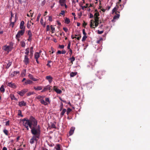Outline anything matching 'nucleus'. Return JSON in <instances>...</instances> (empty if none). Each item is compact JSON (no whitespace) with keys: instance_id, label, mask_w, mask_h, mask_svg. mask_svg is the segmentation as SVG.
I'll return each instance as SVG.
<instances>
[{"instance_id":"nucleus-50","label":"nucleus","mask_w":150,"mask_h":150,"mask_svg":"<svg viewBox=\"0 0 150 150\" xmlns=\"http://www.w3.org/2000/svg\"><path fill=\"white\" fill-rule=\"evenodd\" d=\"M50 28L52 31V33H53L54 32V31L55 30V28L53 27L52 25L50 26Z\"/></svg>"},{"instance_id":"nucleus-16","label":"nucleus","mask_w":150,"mask_h":150,"mask_svg":"<svg viewBox=\"0 0 150 150\" xmlns=\"http://www.w3.org/2000/svg\"><path fill=\"white\" fill-rule=\"evenodd\" d=\"M53 89L54 91H56V93L58 94H60L62 92V91L56 88V86H54V87Z\"/></svg>"},{"instance_id":"nucleus-61","label":"nucleus","mask_w":150,"mask_h":150,"mask_svg":"<svg viewBox=\"0 0 150 150\" xmlns=\"http://www.w3.org/2000/svg\"><path fill=\"white\" fill-rule=\"evenodd\" d=\"M50 27L49 25H47L46 28V31H48L50 29Z\"/></svg>"},{"instance_id":"nucleus-23","label":"nucleus","mask_w":150,"mask_h":150,"mask_svg":"<svg viewBox=\"0 0 150 150\" xmlns=\"http://www.w3.org/2000/svg\"><path fill=\"white\" fill-rule=\"evenodd\" d=\"M40 103L44 105H48V103L45 101L44 100L42 99H41L40 100Z\"/></svg>"},{"instance_id":"nucleus-18","label":"nucleus","mask_w":150,"mask_h":150,"mask_svg":"<svg viewBox=\"0 0 150 150\" xmlns=\"http://www.w3.org/2000/svg\"><path fill=\"white\" fill-rule=\"evenodd\" d=\"M96 62V60L95 59L94 60V61L92 60L91 61H90L89 62V63L91 66H93L95 65V64Z\"/></svg>"},{"instance_id":"nucleus-56","label":"nucleus","mask_w":150,"mask_h":150,"mask_svg":"<svg viewBox=\"0 0 150 150\" xmlns=\"http://www.w3.org/2000/svg\"><path fill=\"white\" fill-rule=\"evenodd\" d=\"M32 40V37H28V40L29 42H31Z\"/></svg>"},{"instance_id":"nucleus-3","label":"nucleus","mask_w":150,"mask_h":150,"mask_svg":"<svg viewBox=\"0 0 150 150\" xmlns=\"http://www.w3.org/2000/svg\"><path fill=\"white\" fill-rule=\"evenodd\" d=\"M30 123L31 126H32L33 125V127H35L37 125V121L32 116L30 117Z\"/></svg>"},{"instance_id":"nucleus-22","label":"nucleus","mask_w":150,"mask_h":150,"mask_svg":"<svg viewBox=\"0 0 150 150\" xmlns=\"http://www.w3.org/2000/svg\"><path fill=\"white\" fill-rule=\"evenodd\" d=\"M59 2L61 6H64L65 4V0H59Z\"/></svg>"},{"instance_id":"nucleus-48","label":"nucleus","mask_w":150,"mask_h":150,"mask_svg":"<svg viewBox=\"0 0 150 150\" xmlns=\"http://www.w3.org/2000/svg\"><path fill=\"white\" fill-rule=\"evenodd\" d=\"M63 104L62 103H61V105L60 106V111H61L62 110L63 107Z\"/></svg>"},{"instance_id":"nucleus-30","label":"nucleus","mask_w":150,"mask_h":150,"mask_svg":"<svg viewBox=\"0 0 150 150\" xmlns=\"http://www.w3.org/2000/svg\"><path fill=\"white\" fill-rule=\"evenodd\" d=\"M27 34L28 37H32V34L30 30H29L28 31Z\"/></svg>"},{"instance_id":"nucleus-6","label":"nucleus","mask_w":150,"mask_h":150,"mask_svg":"<svg viewBox=\"0 0 150 150\" xmlns=\"http://www.w3.org/2000/svg\"><path fill=\"white\" fill-rule=\"evenodd\" d=\"M28 90L27 89H25L21 91H18L17 93L20 96H23L28 91Z\"/></svg>"},{"instance_id":"nucleus-8","label":"nucleus","mask_w":150,"mask_h":150,"mask_svg":"<svg viewBox=\"0 0 150 150\" xmlns=\"http://www.w3.org/2000/svg\"><path fill=\"white\" fill-rule=\"evenodd\" d=\"M6 84L7 86L13 88H15L16 87V85L12 82H6Z\"/></svg>"},{"instance_id":"nucleus-54","label":"nucleus","mask_w":150,"mask_h":150,"mask_svg":"<svg viewBox=\"0 0 150 150\" xmlns=\"http://www.w3.org/2000/svg\"><path fill=\"white\" fill-rule=\"evenodd\" d=\"M52 62V61H48V63L47 64V65L50 67L51 65L50 64V63Z\"/></svg>"},{"instance_id":"nucleus-41","label":"nucleus","mask_w":150,"mask_h":150,"mask_svg":"<svg viewBox=\"0 0 150 150\" xmlns=\"http://www.w3.org/2000/svg\"><path fill=\"white\" fill-rule=\"evenodd\" d=\"M33 52L34 51L33 50V47H30V54H33Z\"/></svg>"},{"instance_id":"nucleus-27","label":"nucleus","mask_w":150,"mask_h":150,"mask_svg":"<svg viewBox=\"0 0 150 150\" xmlns=\"http://www.w3.org/2000/svg\"><path fill=\"white\" fill-rule=\"evenodd\" d=\"M55 148L56 150H60V145L59 144H57L55 147Z\"/></svg>"},{"instance_id":"nucleus-38","label":"nucleus","mask_w":150,"mask_h":150,"mask_svg":"<svg viewBox=\"0 0 150 150\" xmlns=\"http://www.w3.org/2000/svg\"><path fill=\"white\" fill-rule=\"evenodd\" d=\"M21 46L22 47H24L25 45V44L24 42V41H21Z\"/></svg>"},{"instance_id":"nucleus-21","label":"nucleus","mask_w":150,"mask_h":150,"mask_svg":"<svg viewBox=\"0 0 150 150\" xmlns=\"http://www.w3.org/2000/svg\"><path fill=\"white\" fill-rule=\"evenodd\" d=\"M67 110L66 109H63L60 113V117H62L64 115V114L66 112Z\"/></svg>"},{"instance_id":"nucleus-36","label":"nucleus","mask_w":150,"mask_h":150,"mask_svg":"<svg viewBox=\"0 0 150 150\" xmlns=\"http://www.w3.org/2000/svg\"><path fill=\"white\" fill-rule=\"evenodd\" d=\"M70 22V20L68 18H66L65 20V23L67 24H69Z\"/></svg>"},{"instance_id":"nucleus-5","label":"nucleus","mask_w":150,"mask_h":150,"mask_svg":"<svg viewBox=\"0 0 150 150\" xmlns=\"http://www.w3.org/2000/svg\"><path fill=\"white\" fill-rule=\"evenodd\" d=\"M2 49L5 51L8 52L9 51L11 50L12 47L10 45L8 46L6 45L3 47Z\"/></svg>"},{"instance_id":"nucleus-34","label":"nucleus","mask_w":150,"mask_h":150,"mask_svg":"<svg viewBox=\"0 0 150 150\" xmlns=\"http://www.w3.org/2000/svg\"><path fill=\"white\" fill-rule=\"evenodd\" d=\"M11 100H17L16 98L15 97V96L14 95H13V94L11 95Z\"/></svg>"},{"instance_id":"nucleus-15","label":"nucleus","mask_w":150,"mask_h":150,"mask_svg":"<svg viewBox=\"0 0 150 150\" xmlns=\"http://www.w3.org/2000/svg\"><path fill=\"white\" fill-rule=\"evenodd\" d=\"M18 105L20 107L25 106L26 105V103L23 100H22L18 103Z\"/></svg>"},{"instance_id":"nucleus-14","label":"nucleus","mask_w":150,"mask_h":150,"mask_svg":"<svg viewBox=\"0 0 150 150\" xmlns=\"http://www.w3.org/2000/svg\"><path fill=\"white\" fill-rule=\"evenodd\" d=\"M99 16V14L98 12H96L94 15V18L95 20H99V17L98 16Z\"/></svg>"},{"instance_id":"nucleus-7","label":"nucleus","mask_w":150,"mask_h":150,"mask_svg":"<svg viewBox=\"0 0 150 150\" xmlns=\"http://www.w3.org/2000/svg\"><path fill=\"white\" fill-rule=\"evenodd\" d=\"M24 32L25 31L24 30H21L19 31L16 35V37L18 38H20L21 36L23 35Z\"/></svg>"},{"instance_id":"nucleus-24","label":"nucleus","mask_w":150,"mask_h":150,"mask_svg":"<svg viewBox=\"0 0 150 150\" xmlns=\"http://www.w3.org/2000/svg\"><path fill=\"white\" fill-rule=\"evenodd\" d=\"M34 89L37 91L40 90L42 89V87L41 86H38L37 87H34Z\"/></svg>"},{"instance_id":"nucleus-40","label":"nucleus","mask_w":150,"mask_h":150,"mask_svg":"<svg viewBox=\"0 0 150 150\" xmlns=\"http://www.w3.org/2000/svg\"><path fill=\"white\" fill-rule=\"evenodd\" d=\"M71 109L70 108H68L67 109V115H68L69 113L71 111Z\"/></svg>"},{"instance_id":"nucleus-35","label":"nucleus","mask_w":150,"mask_h":150,"mask_svg":"<svg viewBox=\"0 0 150 150\" xmlns=\"http://www.w3.org/2000/svg\"><path fill=\"white\" fill-rule=\"evenodd\" d=\"M46 91V90H50L51 89V86L50 85H47L45 87Z\"/></svg>"},{"instance_id":"nucleus-1","label":"nucleus","mask_w":150,"mask_h":150,"mask_svg":"<svg viewBox=\"0 0 150 150\" xmlns=\"http://www.w3.org/2000/svg\"><path fill=\"white\" fill-rule=\"evenodd\" d=\"M31 129V133L34 135L33 136L35 137L36 138L39 139L40 133V128L39 125H38V128L37 129L35 127H32V128Z\"/></svg>"},{"instance_id":"nucleus-43","label":"nucleus","mask_w":150,"mask_h":150,"mask_svg":"<svg viewBox=\"0 0 150 150\" xmlns=\"http://www.w3.org/2000/svg\"><path fill=\"white\" fill-rule=\"evenodd\" d=\"M117 10H118L117 8L115 7L112 10V13H114Z\"/></svg>"},{"instance_id":"nucleus-46","label":"nucleus","mask_w":150,"mask_h":150,"mask_svg":"<svg viewBox=\"0 0 150 150\" xmlns=\"http://www.w3.org/2000/svg\"><path fill=\"white\" fill-rule=\"evenodd\" d=\"M3 132L6 135H8V131L6 129H4L3 130Z\"/></svg>"},{"instance_id":"nucleus-13","label":"nucleus","mask_w":150,"mask_h":150,"mask_svg":"<svg viewBox=\"0 0 150 150\" xmlns=\"http://www.w3.org/2000/svg\"><path fill=\"white\" fill-rule=\"evenodd\" d=\"M46 79L48 81L49 83H51L52 81L53 78L50 76H47L46 77Z\"/></svg>"},{"instance_id":"nucleus-11","label":"nucleus","mask_w":150,"mask_h":150,"mask_svg":"<svg viewBox=\"0 0 150 150\" xmlns=\"http://www.w3.org/2000/svg\"><path fill=\"white\" fill-rule=\"evenodd\" d=\"M24 21H22L20 24V28L21 29V30H24L25 31V27L24 26Z\"/></svg>"},{"instance_id":"nucleus-12","label":"nucleus","mask_w":150,"mask_h":150,"mask_svg":"<svg viewBox=\"0 0 150 150\" xmlns=\"http://www.w3.org/2000/svg\"><path fill=\"white\" fill-rule=\"evenodd\" d=\"M19 73L20 72L18 71H14L11 73L10 75V76L11 77H12L18 74H19Z\"/></svg>"},{"instance_id":"nucleus-59","label":"nucleus","mask_w":150,"mask_h":150,"mask_svg":"<svg viewBox=\"0 0 150 150\" xmlns=\"http://www.w3.org/2000/svg\"><path fill=\"white\" fill-rule=\"evenodd\" d=\"M63 29L66 32H67V31L68 30L67 28L65 27H64L63 28Z\"/></svg>"},{"instance_id":"nucleus-20","label":"nucleus","mask_w":150,"mask_h":150,"mask_svg":"<svg viewBox=\"0 0 150 150\" xmlns=\"http://www.w3.org/2000/svg\"><path fill=\"white\" fill-rule=\"evenodd\" d=\"M75 129V128L74 127H72L71 128L70 131L69 132V133L70 135H72L74 132Z\"/></svg>"},{"instance_id":"nucleus-45","label":"nucleus","mask_w":150,"mask_h":150,"mask_svg":"<svg viewBox=\"0 0 150 150\" xmlns=\"http://www.w3.org/2000/svg\"><path fill=\"white\" fill-rule=\"evenodd\" d=\"M87 38V36L86 35H84V36L83 37L82 41L83 42L85 41Z\"/></svg>"},{"instance_id":"nucleus-58","label":"nucleus","mask_w":150,"mask_h":150,"mask_svg":"<svg viewBox=\"0 0 150 150\" xmlns=\"http://www.w3.org/2000/svg\"><path fill=\"white\" fill-rule=\"evenodd\" d=\"M59 47L60 48L63 49L64 47V45H59Z\"/></svg>"},{"instance_id":"nucleus-55","label":"nucleus","mask_w":150,"mask_h":150,"mask_svg":"<svg viewBox=\"0 0 150 150\" xmlns=\"http://www.w3.org/2000/svg\"><path fill=\"white\" fill-rule=\"evenodd\" d=\"M45 101L46 102H48L49 103H50V101L49 99V98H45Z\"/></svg>"},{"instance_id":"nucleus-9","label":"nucleus","mask_w":150,"mask_h":150,"mask_svg":"<svg viewBox=\"0 0 150 150\" xmlns=\"http://www.w3.org/2000/svg\"><path fill=\"white\" fill-rule=\"evenodd\" d=\"M39 139V138H36L35 137L33 136L30 140V143L31 144H33L34 143L35 141L37 142Z\"/></svg>"},{"instance_id":"nucleus-29","label":"nucleus","mask_w":150,"mask_h":150,"mask_svg":"<svg viewBox=\"0 0 150 150\" xmlns=\"http://www.w3.org/2000/svg\"><path fill=\"white\" fill-rule=\"evenodd\" d=\"M77 74V72H72L70 73V76L71 77H73L74 76H76Z\"/></svg>"},{"instance_id":"nucleus-26","label":"nucleus","mask_w":150,"mask_h":150,"mask_svg":"<svg viewBox=\"0 0 150 150\" xmlns=\"http://www.w3.org/2000/svg\"><path fill=\"white\" fill-rule=\"evenodd\" d=\"M87 87L88 89L91 88L92 86V83H89L87 84Z\"/></svg>"},{"instance_id":"nucleus-37","label":"nucleus","mask_w":150,"mask_h":150,"mask_svg":"<svg viewBox=\"0 0 150 150\" xmlns=\"http://www.w3.org/2000/svg\"><path fill=\"white\" fill-rule=\"evenodd\" d=\"M70 59L71 60V63L73 64V62L75 60V58L74 56H72L71 58H70Z\"/></svg>"},{"instance_id":"nucleus-32","label":"nucleus","mask_w":150,"mask_h":150,"mask_svg":"<svg viewBox=\"0 0 150 150\" xmlns=\"http://www.w3.org/2000/svg\"><path fill=\"white\" fill-rule=\"evenodd\" d=\"M29 48H28L25 49V53L26 54L25 55L28 56L29 54Z\"/></svg>"},{"instance_id":"nucleus-17","label":"nucleus","mask_w":150,"mask_h":150,"mask_svg":"<svg viewBox=\"0 0 150 150\" xmlns=\"http://www.w3.org/2000/svg\"><path fill=\"white\" fill-rule=\"evenodd\" d=\"M40 52H36L34 54V58L35 59H38L40 57Z\"/></svg>"},{"instance_id":"nucleus-19","label":"nucleus","mask_w":150,"mask_h":150,"mask_svg":"<svg viewBox=\"0 0 150 150\" xmlns=\"http://www.w3.org/2000/svg\"><path fill=\"white\" fill-rule=\"evenodd\" d=\"M116 7L117 8V9H119L120 10H122L124 8V6L122 5H117L116 6Z\"/></svg>"},{"instance_id":"nucleus-42","label":"nucleus","mask_w":150,"mask_h":150,"mask_svg":"<svg viewBox=\"0 0 150 150\" xmlns=\"http://www.w3.org/2000/svg\"><path fill=\"white\" fill-rule=\"evenodd\" d=\"M120 17V15L119 14H117L116 15H115L114 18L113 19H116L117 18H119Z\"/></svg>"},{"instance_id":"nucleus-44","label":"nucleus","mask_w":150,"mask_h":150,"mask_svg":"<svg viewBox=\"0 0 150 150\" xmlns=\"http://www.w3.org/2000/svg\"><path fill=\"white\" fill-rule=\"evenodd\" d=\"M41 16V14L40 13L38 14V16H37V20H36L37 21H38V22L39 21L40 18Z\"/></svg>"},{"instance_id":"nucleus-62","label":"nucleus","mask_w":150,"mask_h":150,"mask_svg":"<svg viewBox=\"0 0 150 150\" xmlns=\"http://www.w3.org/2000/svg\"><path fill=\"white\" fill-rule=\"evenodd\" d=\"M28 23L29 22L28 21L27 25V27L28 28H30V26L31 25L30 24H29Z\"/></svg>"},{"instance_id":"nucleus-63","label":"nucleus","mask_w":150,"mask_h":150,"mask_svg":"<svg viewBox=\"0 0 150 150\" xmlns=\"http://www.w3.org/2000/svg\"><path fill=\"white\" fill-rule=\"evenodd\" d=\"M82 31H83V35H86V33L85 32V29H83L82 30Z\"/></svg>"},{"instance_id":"nucleus-31","label":"nucleus","mask_w":150,"mask_h":150,"mask_svg":"<svg viewBox=\"0 0 150 150\" xmlns=\"http://www.w3.org/2000/svg\"><path fill=\"white\" fill-rule=\"evenodd\" d=\"M12 64L11 62H9L7 64L6 66V68L7 69H8L9 67L11 66Z\"/></svg>"},{"instance_id":"nucleus-2","label":"nucleus","mask_w":150,"mask_h":150,"mask_svg":"<svg viewBox=\"0 0 150 150\" xmlns=\"http://www.w3.org/2000/svg\"><path fill=\"white\" fill-rule=\"evenodd\" d=\"M30 121V118L29 120L26 118H24L22 120L24 126L25 127L29 126L30 128H31L32 126H31Z\"/></svg>"},{"instance_id":"nucleus-39","label":"nucleus","mask_w":150,"mask_h":150,"mask_svg":"<svg viewBox=\"0 0 150 150\" xmlns=\"http://www.w3.org/2000/svg\"><path fill=\"white\" fill-rule=\"evenodd\" d=\"M18 116H20L22 117H23V115L21 114V110H18Z\"/></svg>"},{"instance_id":"nucleus-49","label":"nucleus","mask_w":150,"mask_h":150,"mask_svg":"<svg viewBox=\"0 0 150 150\" xmlns=\"http://www.w3.org/2000/svg\"><path fill=\"white\" fill-rule=\"evenodd\" d=\"M65 13V11L64 10L62 11L61 12L59 13V15L60 16L61 15H64Z\"/></svg>"},{"instance_id":"nucleus-64","label":"nucleus","mask_w":150,"mask_h":150,"mask_svg":"<svg viewBox=\"0 0 150 150\" xmlns=\"http://www.w3.org/2000/svg\"><path fill=\"white\" fill-rule=\"evenodd\" d=\"M61 52L62 54H65L66 52L65 50H63Z\"/></svg>"},{"instance_id":"nucleus-52","label":"nucleus","mask_w":150,"mask_h":150,"mask_svg":"<svg viewBox=\"0 0 150 150\" xmlns=\"http://www.w3.org/2000/svg\"><path fill=\"white\" fill-rule=\"evenodd\" d=\"M103 31H100L99 30H98V33L99 34H101L103 33Z\"/></svg>"},{"instance_id":"nucleus-25","label":"nucleus","mask_w":150,"mask_h":150,"mask_svg":"<svg viewBox=\"0 0 150 150\" xmlns=\"http://www.w3.org/2000/svg\"><path fill=\"white\" fill-rule=\"evenodd\" d=\"M51 127L52 128L56 129V127L55 125L56 122H51Z\"/></svg>"},{"instance_id":"nucleus-4","label":"nucleus","mask_w":150,"mask_h":150,"mask_svg":"<svg viewBox=\"0 0 150 150\" xmlns=\"http://www.w3.org/2000/svg\"><path fill=\"white\" fill-rule=\"evenodd\" d=\"M95 27H94V25L93 24L94 23V22L93 21V20H91L90 22V27L92 28H94L98 26V23H99V20H95Z\"/></svg>"},{"instance_id":"nucleus-60","label":"nucleus","mask_w":150,"mask_h":150,"mask_svg":"<svg viewBox=\"0 0 150 150\" xmlns=\"http://www.w3.org/2000/svg\"><path fill=\"white\" fill-rule=\"evenodd\" d=\"M48 20L49 21H52V16H49V17Z\"/></svg>"},{"instance_id":"nucleus-51","label":"nucleus","mask_w":150,"mask_h":150,"mask_svg":"<svg viewBox=\"0 0 150 150\" xmlns=\"http://www.w3.org/2000/svg\"><path fill=\"white\" fill-rule=\"evenodd\" d=\"M28 76H29V78L30 79H31L32 80L33 78H34L33 76L30 74H29Z\"/></svg>"},{"instance_id":"nucleus-53","label":"nucleus","mask_w":150,"mask_h":150,"mask_svg":"<svg viewBox=\"0 0 150 150\" xmlns=\"http://www.w3.org/2000/svg\"><path fill=\"white\" fill-rule=\"evenodd\" d=\"M14 22H11V23L10 24V25L12 26V27H13V26H14Z\"/></svg>"},{"instance_id":"nucleus-33","label":"nucleus","mask_w":150,"mask_h":150,"mask_svg":"<svg viewBox=\"0 0 150 150\" xmlns=\"http://www.w3.org/2000/svg\"><path fill=\"white\" fill-rule=\"evenodd\" d=\"M33 83V82L31 80H27L25 82V84H30L32 83Z\"/></svg>"},{"instance_id":"nucleus-57","label":"nucleus","mask_w":150,"mask_h":150,"mask_svg":"<svg viewBox=\"0 0 150 150\" xmlns=\"http://www.w3.org/2000/svg\"><path fill=\"white\" fill-rule=\"evenodd\" d=\"M70 45H71V42H69V43H68V46H67V48L68 49H69L70 50Z\"/></svg>"},{"instance_id":"nucleus-10","label":"nucleus","mask_w":150,"mask_h":150,"mask_svg":"<svg viewBox=\"0 0 150 150\" xmlns=\"http://www.w3.org/2000/svg\"><path fill=\"white\" fill-rule=\"evenodd\" d=\"M24 62L25 64L27 65L29 63V59L28 57V56L27 55H25L24 60L23 61Z\"/></svg>"},{"instance_id":"nucleus-47","label":"nucleus","mask_w":150,"mask_h":150,"mask_svg":"<svg viewBox=\"0 0 150 150\" xmlns=\"http://www.w3.org/2000/svg\"><path fill=\"white\" fill-rule=\"evenodd\" d=\"M34 93L33 92H29L28 93H27V96H29L33 94Z\"/></svg>"},{"instance_id":"nucleus-28","label":"nucleus","mask_w":150,"mask_h":150,"mask_svg":"<svg viewBox=\"0 0 150 150\" xmlns=\"http://www.w3.org/2000/svg\"><path fill=\"white\" fill-rule=\"evenodd\" d=\"M5 89L4 88V86L2 85L0 88V91L2 93H4L5 91Z\"/></svg>"}]
</instances>
